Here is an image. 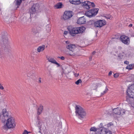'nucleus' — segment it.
I'll return each instance as SVG.
<instances>
[{"label": "nucleus", "mask_w": 134, "mask_h": 134, "mask_svg": "<svg viewBox=\"0 0 134 134\" xmlns=\"http://www.w3.org/2000/svg\"><path fill=\"white\" fill-rule=\"evenodd\" d=\"M68 33V32L66 31H65L64 32V34L65 35H67V34Z\"/></svg>", "instance_id": "obj_52"}, {"label": "nucleus", "mask_w": 134, "mask_h": 134, "mask_svg": "<svg viewBox=\"0 0 134 134\" xmlns=\"http://www.w3.org/2000/svg\"><path fill=\"white\" fill-rule=\"evenodd\" d=\"M72 12L71 11H65L63 15V18L64 20H66L71 17L73 15Z\"/></svg>", "instance_id": "obj_5"}, {"label": "nucleus", "mask_w": 134, "mask_h": 134, "mask_svg": "<svg viewBox=\"0 0 134 134\" xmlns=\"http://www.w3.org/2000/svg\"><path fill=\"white\" fill-rule=\"evenodd\" d=\"M110 17H109V16H108V19H110Z\"/></svg>", "instance_id": "obj_60"}, {"label": "nucleus", "mask_w": 134, "mask_h": 134, "mask_svg": "<svg viewBox=\"0 0 134 134\" xmlns=\"http://www.w3.org/2000/svg\"><path fill=\"white\" fill-rule=\"evenodd\" d=\"M63 5L62 3L59 2L55 5V7L56 8L59 9L63 7L62 6Z\"/></svg>", "instance_id": "obj_24"}, {"label": "nucleus", "mask_w": 134, "mask_h": 134, "mask_svg": "<svg viewBox=\"0 0 134 134\" xmlns=\"http://www.w3.org/2000/svg\"><path fill=\"white\" fill-rule=\"evenodd\" d=\"M77 29L78 30L77 31H79L78 34L80 33L82 34L85 31L86 29V28L83 26L77 27Z\"/></svg>", "instance_id": "obj_16"}, {"label": "nucleus", "mask_w": 134, "mask_h": 134, "mask_svg": "<svg viewBox=\"0 0 134 134\" xmlns=\"http://www.w3.org/2000/svg\"><path fill=\"white\" fill-rule=\"evenodd\" d=\"M6 124L3 127V129L5 130L8 129L13 128L15 126V120L12 117H10L9 119H7Z\"/></svg>", "instance_id": "obj_1"}, {"label": "nucleus", "mask_w": 134, "mask_h": 134, "mask_svg": "<svg viewBox=\"0 0 134 134\" xmlns=\"http://www.w3.org/2000/svg\"><path fill=\"white\" fill-rule=\"evenodd\" d=\"M124 63L126 64H128L129 63V62L128 61H125L124 62Z\"/></svg>", "instance_id": "obj_45"}, {"label": "nucleus", "mask_w": 134, "mask_h": 134, "mask_svg": "<svg viewBox=\"0 0 134 134\" xmlns=\"http://www.w3.org/2000/svg\"><path fill=\"white\" fill-rule=\"evenodd\" d=\"M81 79H79L75 82V83L77 85H78L80 83H81Z\"/></svg>", "instance_id": "obj_35"}, {"label": "nucleus", "mask_w": 134, "mask_h": 134, "mask_svg": "<svg viewBox=\"0 0 134 134\" xmlns=\"http://www.w3.org/2000/svg\"><path fill=\"white\" fill-rule=\"evenodd\" d=\"M39 132H41V130H40V131H39Z\"/></svg>", "instance_id": "obj_61"}, {"label": "nucleus", "mask_w": 134, "mask_h": 134, "mask_svg": "<svg viewBox=\"0 0 134 134\" xmlns=\"http://www.w3.org/2000/svg\"><path fill=\"white\" fill-rule=\"evenodd\" d=\"M54 64L57 65L58 67H59L60 66V64L57 62L56 61L55 62Z\"/></svg>", "instance_id": "obj_43"}, {"label": "nucleus", "mask_w": 134, "mask_h": 134, "mask_svg": "<svg viewBox=\"0 0 134 134\" xmlns=\"http://www.w3.org/2000/svg\"><path fill=\"white\" fill-rule=\"evenodd\" d=\"M134 65L133 64H130L128 65L126 67V69H128L129 70L133 69L134 68Z\"/></svg>", "instance_id": "obj_27"}, {"label": "nucleus", "mask_w": 134, "mask_h": 134, "mask_svg": "<svg viewBox=\"0 0 134 134\" xmlns=\"http://www.w3.org/2000/svg\"><path fill=\"white\" fill-rule=\"evenodd\" d=\"M86 19L84 16L79 18L78 19L77 23L78 24H82L86 23Z\"/></svg>", "instance_id": "obj_13"}, {"label": "nucleus", "mask_w": 134, "mask_h": 134, "mask_svg": "<svg viewBox=\"0 0 134 134\" xmlns=\"http://www.w3.org/2000/svg\"><path fill=\"white\" fill-rule=\"evenodd\" d=\"M76 48V47L75 44H70L67 45L66 46V48L69 49L70 51L73 52L74 50Z\"/></svg>", "instance_id": "obj_14"}, {"label": "nucleus", "mask_w": 134, "mask_h": 134, "mask_svg": "<svg viewBox=\"0 0 134 134\" xmlns=\"http://www.w3.org/2000/svg\"><path fill=\"white\" fill-rule=\"evenodd\" d=\"M95 21L94 20H90L87 23V25L89 27H94Z\"/></svg>", "instance_id": "obj_19"}, {"label": "nucleus", "mask_w": 134, "mask_h": 134, "mask_svg": "<svg viewBox=\"0 0 134 134\" xmlns=\"http://www.w3.org/2000/svg\"><path fill=\"white\" fill-rule=\"evenodd\" d=\"M132 24H130L129 26V27H131L132 26Z\"/></svg>", "instance_id": "obj_54"}, {"label": "nucleus", "mask_w": 134, "mask_h": 134, "mask_svg": "<svg viewBox=\"0 0 134 134\" xmlns=\"http://www.w3.org/2000/svg\"><path fill=\"white\" fill-rule=\"evenodd\" d=\"M2 38L3 44L5 46L8 44V38L7 37V33L5 32H2Z\"/></svg>", "instance_id": "obj_7"}, {"label": "nucleus", "mask_w": 134, "mask_h": 134, "mask_svg": "<svg viewBox=\"0 0 134 134\" xmlns=\"http://www.w3.org/2000/svg\"><path fill=\"white\" fill-rule=\"evenodd\" d=\"M0 89L2 90H3L4 89L2 85H1L0 83Z\"/></svg>", "instance_id": "obj_47"}, {"label": "nucleus", "mask_w": 134, "mask_h": 134, "mask_svg": "<svg viewBox=\"0 0 134 134\" xmlns=\"http://www.w3.org/2000/svg\"><path fill=\"white\" fill-rule=\"evenodd\" d=\"M81 3L80 1L79 0L75 1V2L74 4H75V5H78L80 4Z\"/></svg>", "instance_id": "obj_37"}, {"label": "nucleus", "mask_w": 134, "mask_h": 134, "mask_svg": "<svg viewBox=\"0 0 134 134\" xmlns=\"http://www.w3.org/2000/svg\"><path fill=\"white\" fill-rule=\"evenodd\" d=\"M47 60L49 62L54 64L56 61L53 58H48Z\"/></svg>", "instance_id": "obj_28"}, {"label": "nucleus", "mask_w": 134, "mask_h": 134, "mask_svg": "<svg viewBox=\"0 0 134 134\" xmlns=\"http://www.w3.org/2000/svg\"><path fill=\"white\" fill-rule=\"evenodd\" d=\"M66 44L68 43H69V42H68V41H66Z\"/></svg>", "instance_id": "obj_59"}, {"label": "nucleus", "mask_w": 134, "mask_h": 134, "mask_svg": "<svg viewBox=\"0 0 134 134\" xmlns=\"http://www.w3.org/2000/svg\"><path fill=\"white\" fill-rule=\"evenodd\" d=\"M112 72L111 71H110L109 74H108V75L109 76H110L112 74Z\"/></svg>", "instance_id": "obj_48"}, {"label": "nucleus", "mask_w": 134, "mask_h": 134, "mask_svg": "<svg viewBox=\"0 0 134 134\" xmlns=\"http://www.w3.org/2000/svg\"><path fill=\"white\" fill-rule=\"evenodd\" d=\"M120 40L124 44L128 45L130 43V39L129 37L125 35L120 36Z\"/></svg>", "instance_id": "obj_4"}, {"label": "nucleus", "mask_w": 134, "mask_h": 134, "mask_svg": "<svg viewBox=\"0 0 134 134\" xmlns=\"http://www.w3.org/2000/svg\"><path fill=\"white\" fill-rule=\"evenodd\" d=\"M68 30L69 31V32L71 35L74 36H75V34H78V31H77L76 27H74L72 29L70 28H68Z\"/></svg>", "instance_id": "obj_9"}, {"label": "nucleus", "mask_w": 134, "mask_h": 134, "mask_svg": "<svg viewBox=\"0 0 134 134\" xmlns=\"http://www.w3.org/2000/svg\"><path fill=\"white\" fill-rule=\"evenodd\" d=\"M113 125L112 123L111 122H110V123H109L108 124H107V126L108 127H110L111 125Z\"/></svg>", "instance_id": "obj_42"}, {"label": "nucleus", "mask_w": 134, "mask_h": 134, "mask_svg": "<svg viewBox=\"0 0 134 134\" xmlns=\"http://www.w3.org/2000/svg\"><path fill=\"white\" fill-rule=\"evenodd\" d=\"M119 76V75L118 73H116L114 74V76L115 78H117Z\"/></svg>", "instance_id": "obj_39"}, {"label": "nucleus", "mask_w": 134, "mask_h": 134, "mask_svg": "<svg viewBox=\"0 0 134 134\" xmlns=\"http://www.w3.org/2000/svg\"><path fill=\"white\" fill-rule=\"evenodd\" d=\"M132 36H133V37H134V35H133Z\"/></svg>", "instance_id": "obj_64"}, {"label": "nucleus", "mask_w": 134, "mask_h": 134, "mask_svg": "<svg viewBox=\"0 0 134 134\" xmlns=\"http://www.w3.org/2000/svg\"><path fill=\"white\" fill-rule=\"evenodd\" d=\"M39 116H38L37 117V120H38V121H40L39 120L40 119H39Z\"/></svg>", "instance_id": "obj_58"}, {"label": "nucleus", "mask_w": 134, "mask_h": 134, "mask_svg": "<svg viewBox=\"0 0 134 134\" xmlns=\"http://www.w3.org/2000/svg\"><path fill=\"white\" fill-rule=\"evenodd\" d=\"M41 25H37L36 27V29H37V31H38V32L41 30Z\"/></svg>", "instance_id": "obj_36"}, {"label": "nucleus", "mask_w": 134, "mask_h": 134, "mask_svg": "<svg viewBox=\"0 0 134 134\" xmlns=\"http://www.w3.org/2000/svg\"><path fill=\"white\" fill-rule=\"evenodd\" d=\"M124 53L122 52V53H120L119 54L118 57L120 59H122L123 57V56L124 55Z\"/></svg>", "instance_id": "obj_32"}, {"label": "nucleus", "mask_w": 134, "mask_h": 134, "mask_svg": "<svg viewBox=\"0 0 134 134\" xmlns=\"http://www.w3.org/2000/svg\"><path fill=\"white\" fill-rule=\"evenodd\" d=\"M2 114L3 118H2V121L3 122H4L5 120H7V119H9V118L10 116L8 113L6 109H3ZM2 118H3V117Z\"/></svg>", "instance_id": "obj_8"}, {"label": "nucleus", "mask_w": 134, "mask_h": 134, "mask_svg": "<svg viewBox=\"0 0 134 134\" xmlns=\"http://www.w3.org/2000/svg\"><path fill=\"white\" fill-rule=\"evenodd\" d=\"M35 72L34 71H30L27 74V76L32 78L34 79L35 77Z\"/></svg>", "instance_id": "obj_18"}, {"label": "nucleus", "mask_w": 134, "mask_h": 134, "mask_svg": "<svg viewBox=\"0 0 134 134\" xmlns=\"http://www.w3.org/2000/svg\"><path fill=\"white\" fill-rule=\"evenodd\" d=\"M30 132L27 131L26 130H25L22 134H28V133Z\"/></svg>", "instance_id": "obj_40"}, {"label": "nucleus", "mask_w": 134, "mask_h": 134, "mask_svg": "<svg viewBox=\"0 0 134 134\" xmlns=\"http://www.w3.org/2000/svg\"><path fill=\"white\" fill-rule=\"evenodd\" d=\"M113 112L116 114L120 115V109L118 108L114 109L113 110Z\"/></svg>", "instance_id": "obj_21"}, {"label": "nucleus", "mask_w": 134, "mask_h": 134, "mask_svg": "<svg viewBox=\"0 0 134 134\" xmlns=\"http://www.w3.org/2000/svg\"><path fill=\"white\" fill-rule=\"evenodd\" d=\"M92 55L91 54L89 58V60L90 61H91L92 60Z\"/></svg>", "instance_id": "obj_46"}, {"label": "nucleus", "mask_w": 134, "mask_h": 134, "mask_svg": "<svg viewBox=\"0 0 134 134\" xmlns=\"http://www.w3.org/2000/svg\"><path fill=\"white\" fill-rule=\"evenodd\" d=\"M52 123L54 126L55 128L58 127L60 128L62 127L61 122L60 121L58 120L56 117L54 118L53 119Z\"/></svg>", "instance_id": "obj_6"}, {"label": "nucleus", "mask_w": 134, "mask_h": 134, "mask_svg": "<svg viewBox=\"0 0 134 134\" xmlns=\"http://www.w3.org/2000/svg\"><path fill=\"white\" fill-rule=\"evenodd\" d=\"M96 134H112L111 132L109 130H108L105 128H103L100 130V131L97 132Z\"/></svg>", "instance_id": "obj_11"}, {"label": "nucleus", "mask_w": 134, "mask_h": 134, "mask_svg": "<svg viewBox=\"0 0 134 134\" xmlns=\"http://www.w3.org/2000/svg\"><path fill=\"white\" fill-rule=\"evenodd\" d=\"M94 14H95L94 13L93 14L92 13L91 10V9L86 11L85 14L86 16L89 18L94 17Z\"/></svg>", "instance_id": "obj_15"}, {"label": "nucleus", "mask_w": 134, "mask_h": 134, "mask_svg": "<svg viewBox=\"0 0 134 134\" xmlns=\"http://www.w3.org/2000/svg\"><path fill=\"white\" fill-rule=\"evenodd\" d=\"M119 49H122V47L121 46H119L118 47Z\"/></svg>", "instance_id": "obj_56"}, {"label": "nucleus", "mask_w": 134, "mask_h": 134, "mask_svg": "<svg viewBox=\"0 0 134 134\" xmlns=\"http://www.w3.org/2000/svg\"><path fill=\"white\" fill-rule=\"evenodd\" d=\"M98 84H93L91 86V88L93 90H96L98 87Z\"/></svg>", "instance_id": "obj_26"}, {"label": "nucleus", "mask_w": 134, "mask_h": 134, "mask_svg": "<svg viewBox=\"0 0 134 134\" xmlns=\"http://www.w3.org/2000/svg\"><path fill=\"white\" fill-rule=\"evenodd\" d=\"M91 12L92 14L94 13L95 14L94 15V17L97 14L98 11L99 10V9L98 8H93L92 9H91Z\"/></svg>", "instance_id": "obj_23"}, {"label": "nucleus", "mask_w": 134, "mask_h": 134, "mask_svg": "<svg viewBox=\"0 0 134 134\" xmlns=\"http://www.w3.org/2000/svg\"><path fill=\"white\" fill-rule=\"evenodd\" d=\"M126 100L129 103H131L132 101V100L131 99L132 98L131 97H130V96L127 95L126 97Z\"/></svg>", "instance_id": "obj_25"}, {"label": "nucleus", "mask_w": 134, "mask_h": 134, "mask_svg": "<svg viewBox=\"0 0 134 134\" xmlns=\"http://www.w3.org/2000/svg\"><path fill=\"white\" fill-rule=\"evenodd\" d=\"M96 53V52L95 51H94L92 53V55H94Z\"/></svg>", "instance_id": "obj_50"}, {"label": "nucleus", "mask_w": 134, "mask_h": 134, "mask_svg": "<svg viewBox=\"0 0 134 134\" xmlns=\"http://www.w3.org/2000/svg\"><path fill=\"white\" fill-rule=\"evenodd\" d=\"M45 49V46L43 45L42 46H39L37 48V51L38 52L43 51Z\"/></svg>", "instance_id": "obj_22"}, {"label": "nucleus", "mask_w": 134, "mask_h": 134, "mask_svg": "<svg viewBox=\"0 0 134 134\" xmlns=\"http://www.w3.org/2000/svg\"><path fill=\"white\" fill-rule=\"evenodd\" d=\"M25 0H15L14 2L15 3V5L17 6V8H19L22 1Z\"/></svg>", "instance_id": "obj_20"}, {"label": "nucleus", "mask_w": 134, "mask_h": 134, "mask_svg": "<svg viewBox=\"0 0 134 134\" xmlns=\"http://www.w3.org/2000/svg\"><path fill=\"white\" fill-rule=\"evenodd\" d=\"M75 77H77L79 75V73L77 74V73H75Z\"/></svg>", "instance_id": "obj_49"}, {"label": "nucleus", "mask_w": 134, "mask_h": 134, "mask_svg": "<svg viewBox=\"0 0 134 134\" xmlns=\"http://www.w3.org/2000/svg\"><path fill=\"white\" fill-rule=\"evenodd\" d=\"M41 124V123L40 122V121H38V124H37V126L38 127V128H39V129H40V130H41V129L42 128V124Z\"/></svg>", "instance_id": "obj_33"}, {"label": "nucleus", "mask_w": 134, "mask_h": 134, "mask_svg": "<svg viewBox=\"0 0 134 134\" xmlns=\"http://www.w3.org/2000/svg\"><path fill=\"white\" fill-rule=\"evenodd\" d=\"M94 24V27H100L105 25V21L104 20H99L95 21Z\"/></svg>", "instance_id": "obj_3"}, {"label": "nucleus", "mask_w": 134, "mask_h": 134, "mask_svg": "<svg viewBox=\"0 0 134 134\" xmlns=\"http://www.w3.org/2000/svg\"><path fill=\"white\" fill-rule=\"evenodd\" d=\"M32 31L35 34H36L38 32V31H37V30L36 28L35 27H33L32 29Z\"/></svg>", "instance_id": "obj_30"}, {"label": "nucleus", "mask_w": 134, "mask_h": 134, "mask_svg": "<svg viewBox=\"0 0 134 134\" xmlns=\"http://www.w3.org/2000/svg\"><path fill=\"white\" fill-rule=\"evenodd\" d=\"M75 2V1L73 0H72L70 2L71 3L74 4H74V3Z\"/></svg>", "instance_id": "obj_44"}, {"label": "nucleus", "mask_w": 134, "mask_h": 134, "mask_svg": "<svg viewBox=\"0 0 134 134\" xmlns=\"http://www.w3.org/2000/svg\"><path fill=\"white\" fill-rule=\"evenodd\" d=\"M98 130V128H96V127H91L90 128V131H91L96 132Z\"/></svg>", "instance_id": "obj_29"}, {"label": "nucleus", "mask_w": 134, "mask_h": 134, "mask_svg": "<svg viewBox=\"0 0 134 134\" xmlns=\"http://www.w3.org/2000/svg\"><path fill=\"white\" fill-rule=\"evenodd\" d=\"M39 79H40V80L38 81V82L39 83H41V81L40 80V79H41V78L39 77Z\"/></svg>", "instance_id": "obj_53"}, {"label": "nucleus", "mask_w": 134, "mask_h": 134, "mask_svg": "<svg viewBox=\"0 0 134 134\" xmlns=\"http://www.w3.org/2000/svg\"><path fill=\"white\" fill-rule=\"evenodd\" d=\"M58 58H60L62 60H64L65 59V58L63 56H62L61 57H58Z\"/></svg>", "instance_id": "obj_41"}, {"label": "nucleus", "mask_w": 134, "mask_h": 134, "mask_svg": "<svg viewBox=\"0 0 134 134\" xmlns=\"http://www.w3.org/2000/svg\"><path fill=\"white\" fill-rule=\"evenodd\" d=\"M43 109V106L41 104L37 110V114L38 115H39L41 114Z\"/></svg>", "instance_id": "obj_17"}, {"label": "nucleus", "mask_w": 134, "mask_h": 134, "mask_svg": "<svg viewBox=\"0 0 134 134\" xmlns=\"http://www.w3.org/2000/svg\"><path fill=\"white\" fill-rule=\"evenodd\" d=\"M1 55V54L0 53V56Z\"/></svg>", "instance_id": "obj_63"}, {"label": "nucleus", "mask_w": 134, "mask_h": 134, "mask_svg": "<svg viewBox=\"0 0 134 134\" xmlns=\"http://www.w3.org/2000/svg\"><path fill=\"white\" fill-rule=\"evenodd\" d=\"M75 55V54H74V53H73L72 54H69V55H70V56H73V55Z\"/></svg>", "instance_id": "obj_55"}, {"label": "nucleus", "mask_w": 134, "mask_h": 134, "mask_svg": "<svg viewBox=\"0 0 134 134\" xmlns=\"http://www.w3.org/2000/svg\"><path fill=\"white\" fill-rule=\"evenodd\" d=\"M99 126L100 128H98V131H97V132L100 131L101 129H102L103 128H105L104 127H103V124L102 123H100Z\"/></svg>", "instance_id": "obj_31"}, {"label": "nucleus", "mask_w": 134, "mask_h": 134, "mask_svg": "<svg viewBox=\"0 0 134 134\" xmlns=\"http://www.w3.org/2000/svg\"><path fill=\"white\" fill-rule=\"evenodd\" d=\"M3 35L4 36V34H3Z\"/></svg>", "instance_id": "obj_62"}, {"label": "nucleus", "mask_w": 134, "mask_h": 134, "mask_svg": "<svg viewBox=\"0 0 134 134\" xmlns=\"http://www.w3.org/2000/svg\"><path fill=\"white\" fill-rule=\"evenodd\" d=\"M91 2L88 1H85L84 2H82L81 5L83 8L87 9H89L90 8V6L91 5Z\"/></svg>", "instance_id": "obj_12"}, {"label": "nucleus", "mask_w": 134, "mask_h": 134, "mask_svg": "<svg viewBox=\"0 0 134 134\" xmlns=\"http://www.w3.org/2000/svg\"><path fill=\"white\" fill-rule=\"evenodd\" d=\"M107 92L105 90L104 91L103 93H102V94L103 95L105 93H106Z\"/></svg>", "instance_id": "obj_51"}, {"label": "nucleus", "mask_w": 134, "mask_h": 134, "mask_svg": "<svg viewBox=\"0 0 134 134\" xmlns=\"http://www.w3.org/2000/svg\"><path fill=\"white\" fill-rule=\"evenodd\" d=\"M38 8V6L37 4H34L29 10V12L30 13V16L32 15L35 14Z\"/></svg>", "instance_id": "obj_10"}, {"label": "nucleus", "mask_w": 134, "mask_h": 134, "mask_svg": "<svg viewBox=\"0 0 134 134\" xmlns=\"http://www.w3.org/2000/svg\"><path fill=\"white\" fill-rule=\"evenodd\" d=\"M75 113L76 115L79 118H83L86 115V113L83 109L79 105H76L75 108Z\"/></svg>", "instance_id": "obj_2"}, {"label": "nucleus", "mask_w": 134, "mask_h": 134, "mask_svg": "<svg viewBox=\"0 0 134 134\" xmlns=\"http://www.w3.org/2000/svg\"><path fill=\"white\" fill-rule=\"evenodd\" d=\"M105 90L107 92L108 90V89L107 88V87H106Z\"/></svg>", "instance_id": "obj_57"}, {"label": "nucleus", "mask_w": 134, "mask_h": 134, "mask_svg": "<svg viewBox=\"0 0 134 134\" xmlns=\"http://www.w3.org/2000/svg\"><path fill=\"white\" fill-rule=\"evenodd\" d=\"M91 5L90 6H91L92 7L94 8L95 7V5L94 3L93 2H91Z\"/></svg>", "instance_id": "obj_38"}, {"label": "nucleus", "mask_w": 134, "mask_h": 134, "mask_svg": "<svg viewBox=\"0 0 134 134\" xmlns=\"http://www.w3.org/2000/svg\"><path fill=\"white\" fill-rule=\"evenodd\" d=\"M120 115H122L125 113V111L124 110L122 109L120 110Z\"/></svg>", "instance_id": "obj_34"}]
</instances>
